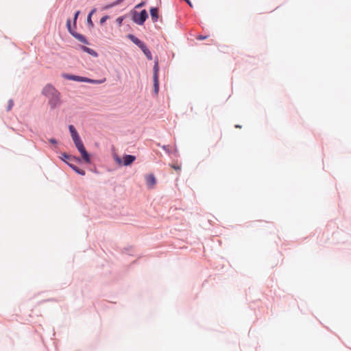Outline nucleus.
Here are the masks:
<instances>
[{"mask_svg":"<svg viewBox=\"0 0 351 351\" xmlns=\"http://www.w3.org/2000/svg\"><path fill=\"white\" fill-rule=\"evenodd\" d=\"M126 17V15H123V16H121L119 17H118L117 19H116V22L117 23V24L121 26V24L123 23V20L125 19Z\"/></svg>","mask_w":351,"mask_h":351,"instance_id":"23","label":"nucleus"},{"mask_svg":"<svg viewBox=\"0 0 351 351\" xmlns=\"http://www.w3.org/2000/svg\"><path fill=\"white\" fill-rule=\"evenodd\" d=\"M156 183V179L154 174H149L147 177V184L154 186Z\"/></svg>","mask_w":351,"mask_h":351,"instance_id":"17","label":"nucleus"},{"mask_svg":"<svg viewBox=\"0 0 351 351\" xmlns=\"http://www.w3.org/2000/svg\"><path fill=\"white\" fill-rule=\"evenodd\" d=\"M126 37L138 47H141L145 43L134 34H129L126 36Z\"/></svg>","mask_w":351,"mask_h":351,"instance_id":"10","label":"nucleus"},{"mask_svg":"<svg viewBox=\"0 0 351 351\" xmlns=\"http://www.w3.org/2000/svg\"><path fill=\"white\" fill-rule=\"evenodd\" d=\"M14 106V101L10 99L9 101H8V106H7V111H10L12 108Z\"/></svg>","mask_w":351,"mask_h":351,"instance_id":"25","label":"nucleus"},{"mask_svg":"<svg viewBox=\"0 0 351 351\" xmlns=\"http://www.w3.org/2000/svg\"><path fill=\"white\" fill-rule=\"evenodd\" d=\"M41 93L49 99L51 109H55L61 104V94L51 84H47L43 88Z\"/></svg>","mask_w":351,"mask_h":351,"instance_id":"1","label":"nucleus"},{"mask_svg":"<svg viewBox=\"0 0 351 351\" xmlns=\"http://www.w3.org/2000/svg\"><path fill=\"white\" fill-rule=\"evenodd\" d=\"M124 0H116L112 3L113 6L115 7V6L119 5L120 3H121Z\"/></svg>","mask_w":351,"mask_h":351,"instance_id":"29","label":"nucleus"},{"mask_svg":"<svg viewBox=\"0 0 351 351\" xmlns=\"http://www.w3.org/2000/svg\"><path fill=\"white\" fill-rule=\"evenodd\" d=\"M71 138H72V140H73L74 144L75 143H78L79 141H82L79 134L72 136Z\"/></svg>","mask_w":351,"mask_h":351,"instance_id":"24","label":"nucleus"},{"mask_svg":"<svg viewBox=\"0 0 351 351\" xmlns=\"http://www.w3.org/2000/svg\"><path fill=\"white\" fill-rule=\"evenodd\" d=\"M80 14V10H77L74 13L73 19V26L74 27V28L77 27V19H78V16H79Z\"/></svg>","mask_w":351,"mask_h":351,"instance_id":"19","label":"nucleus"},{"mask_svg":"<svg viewBox=\"0 0 351 351\" xmlns=\"http://www.w3.org/2000/svg\"><path fill=\"white\" fill-rule=\"evenodd\" d=\"M174 153H175V155L176 156V154L178 153V149L176 148L175 149Z\"/></svg>","mask_w":351,"mask_h":351,"instance_id":"37","label":"nucleus"},{"mask_svg":"<svg viewBox=\"0 0 351 351\" xmlns=\"http://www.w3.org/2000/svg\"><path fill=\"white\" fill-rule=\"evenodd\" d=\"M81 157V162L82 161L85 162L87 164H90L92 162L90 154L87 152L86 149L80 152Z\"/></svg>","mask_w":351,"mask_h":351,"instance_id":"8","label":"nucleus"},{"mask_svg":"<svg viewBox=\"0 0 351 351\" xmlns=\"http://www.w3.org/2000/svg\"><path fill=\"white\" fill-rule=\"evenodd\" d=\"M113 7H114V6H113V5H112V3H109V4L106 5L104 6V10H108V9L112 8H113Z\"/></svg>","mask_w":351,"mask_h":351,"instance_id":"31","label":"nucleus"},{"mask_svg":"<svg viewBox=\"0 0 351 351\" xmlns=\"http://www.w3.org/2000/svg\"><path fill=\"white\" fill-rule=\"evenodd\" d=\"M74 145L79 152L86 149L82 141H80L78 143H75Z\"/></svg>","mask_w":351,"mask_h":351,"instance_id":"18","label":"nucleus"},{"mask_svg":"<svg viewBox=\"0 0 351 351\" xmlns=\"http://www.w3.org/2000/svg\"><path fill=\"white\" fill-rule=\"evenodd\" d=\"M62 77L64 79H66L68 80H73V81L80 82H84V76H80V75H76L66 73H62Z\"/></svg>","mask_w":351,"mask_h":351,"instance_id":"6","label":"nucleus"},{"mask_svg":"<svg viewBox=\"0 0 351 351\" xmlns=\"http://www.w3.org/2000/svg\"><path fill=\"white\" fill-rule=\"evenodd\" d=\"M136 158L135 156L126 154H123L122 158L117 155L114 156V159L118 165L125 167L131 165L135 161Z\"/></svg>","mask_w":351,"mask_h":351,"instance_id":"3","label":"nucleus"},{"mask_svg":"<svg viewBox=\"0 0 351 351\" xmlns=\"http://www.w3.org/2000/svg\"><path fill=\"white\" fill-rule=\"evenodd\" d=\"M109 19V16L108 15H105L104 16H102L100 20H99V23L101 25L104 24V23L106 22V21Z\"/></svg>","mask_w":351,"mask_h":351,"instance_id":"26","label":"nucleus"},{"mask_svg":"<svg viewBox=\"0 0 351 351\" xmlns=\"http://www.w3.org/2000/svg\"><path fill=\"white\" fill-rule=\"evenodd\" d=\"M68 166L73 170L76 173L81 175V176H85L86 172L84 170L80 169L77 166L73 163H68Z\"/></svg>","mask_w":351,"mask_h":351,"instance_id":"13","label":"nucleus"},{"mask_svg":"<svg viewBox=\"0 0 351 351\" xmlns=\"http://www.w3.org/2000/svg\"><path fill=\"white\" fill-rule=\"evenodd\" d=\"M235 128H241V125H235Z\"/></svg>","mask_w":351,"mask_h":351,"instance_id":"36","label":"nucleus"},{"mask_svg":"<svg viewBox=\"0 0 351 351\" xmlns=\"http://www.w3.org/2000/svg\"><path fill=\"white\" fill-rule=\"evenodd\" d=\"M158 11L159 10L156 7H151L149 9V13L153 23L157 22L159 19Z\"/></svg>","mask_w":351,"mask_h":351,"instance_id":"9","label":"nucleus"},{"mask_svg":"<svg viewBox=\"0 0 351 351\" xmlns=\"http://www.w3.org/2000/svg\"><path fill=\"white\" fill-rule=\"evenodd\" d=\"M66 29H67L69 33L73 37L75 36V34L77 33V32L75 31L74 27H72V26H71V21L70 19H68L66 20Z\"/></svg>","mask_w":351,"mask_h":351,"instance_id":"15","label":"nucleus"},{"mask_svg":"<svg viewBox=\"0 0 351 351\" xmlns=\"http://www.w3.org/2000/svg\"><path fill=\"white\" fill-rule=\"evenodd\" d=\"M69 132L71 134V137L75 136V135L78 134V132H77V130L75 129V128L73 125H69Z\"/></svg>","mask_w":351,"mask_h":351,"instance_id":"21","label":"nucleus"},{"mask_svg":"<svg viewBox=\"0 0 351 351\" xmlns=\"http://www.w3.org/2000/svg\"><path fill=\"white\" fill-rule=\"evenodd\" d=\"M132 21L138 25H143L146 20L149 18L148 13L146 10H142L141 12H137L133 9L130 12Z\"/></svg>","mask_w":351,"mask_h":351,"instance_id":"2","label":"nucleus"},{"mask_svg":"<svg viewBox=\"0 0 351 351\" xmlns=\"http://www.w3.org/2000/svg\"><path fill=\"white\" fill-rule=\"evenodd\" d=\"M66 29H67L69 33L73 37L75 36V34L77 33V32L75 31L74 27H72V26H71V21L70 19H68L66 20Z\"/></svg>","mask_w":351,"mask_h":351,"instance_id":"16","label":"nucleus"},{"mask_svg":"<svg viewBox=\"0 0 351 351\" xmlns=\"http://www.w3.org/2000/svg\"><path fill=\"white\" fill-rule=\"evenodd\" d=\"M154 75H153V81H154V93L155 95H158L159 92V77H158V72H159V65H158V60L156 58L154 61Z\"/></svg>","mask_w":351,"mask_h":351,"instance_id":"4","label":"nucleus"},{"mask_svg":"<svg viewBox=\"0 0 351 351\" xmlns=\"http://www.w3.org/2000/svg\"><path fill=\"white\" fill-rule=\"evenodd\" d=\"M49 141L51 143V144H53V145H57L58 144V141L54 138H51L49 139Z\"/></svg>","mask_w":351,"mask_h":351,"instance_id":"30","label":"nucleus"},{"mask_svg":"<svg viewBox=\"0 0 351 351\" xmlns=\"http://www.w3.org/2000/svg\"><path fill=\"white\" fill-rule=\"evenodd\" d=\"M60 159L68 165V163H72L71 162L75 161L81 162V159L78 156L70 155L66 152L62 153L59 157Z\"/></svg>","mask_w":351,"mask_h":351,"instance_id":"5","label":"nucleus"},{"mask_svg":"<svg viewBox=\"0 0 351 351\" xmlns=\"http://www.w3.org/2000/svg\"><path fill=\"white\" fill-rule=\"evenodd\" d=\"M79 49H81L82 51L87 53L93 57L97 58L99 56V54L96 51L85 45H79Z\"/></svg>","mask_w":351,"mask_h":351,"instance_id":"7","label":"nucleus"},{"mask_svg":"<svg viewBox=\"0 0 351 351\" xmlns=\"http://www.w3.org/2000/svg\"><path fill=\"white\" fill-rule=\"evenodd\" d=\"M139 48L141 49V51L143 52V53L145 54V56H146V58L148 60H152L153 58H152V53L145 43H144Z\"/></svg>","mask_w":351,"mask_h":351,"instance_id":"11","label":"nucleus"},{"mask_svg":"<svg viewBox=\"0 0 351 351\" xmlns=\"http://www.w3.org/2000/svg\"><path fill=\"white\" fill-rule=\"evenodd\" d=\"M184 1H185L190 7H193V4L191 3V1L190 0H183Z\"/></svg>","mask_w":351,"mask_h":351,"instance_id":"34","label":"nucleus"},{"mask_svg":"<svg viewBox=\"0 0 351 351\" xmlns=\"http://www.w3.org/2000/svg\"><path fill=\"white\" fill-rule=\"evenodd\" d=\"M97 11L96 8H93L91 10V11L88 13V16H92L93 14Z\"/></svg>","mask_w":351,"mask_h":351,"instance_id":"33","label":"nucleus"},{"mask_svg":"<svg viewBox=\"0 0 351 351\" xmlns=\"http://www.w3.org/2000/svg\"><path fill=\"white\" fill-rule=\"evenodd\" d=\"M207 37H208V36L199 35L197 38L198 40H205L206 38H207Z\"/></svg>","mask_w":351,"mask_h":351,"instance_id":"32","label":"nucleus"},{"mask_svg":"<svg viewBox=\"0 0 351 351\" xmlns=\"http://www.w3.org/2000/svg\"><path fill=\"white\" fill-rule=\"evenodd\" d=\"M66 29H67L69 33L73 37L75 36V34L77 33V32L75 31L74 27H72V26H71V21L70 19H68L66 20Z\"/></svg>","mask_w":351,"mask_h":351,"instance_id":"14","label":"nucleus"},{"mask_svg":"<svg viewBox=\"0 0 351 351\" xmlns=\"http://www.w3.org/2000/svg\"><path fill=\"white\" fill-rule=\"evenodd\" d=\"M84 82L93 84H98L101 83V81L97 80H93V79L88 78L87 77H84Z\"/></svg>","mask_w":351,"mask_h":351,"instance_id":"20","label":"nucleus"},{"mask_svg":"<svg viewBox=\"0 0 351 351\" xmlns=\"http://www.w3.org/2000/svg\"><path fill=\"white\" fill-rule=\"evenodd\" d=\"M87 25L90 28H93L94 27V23L92 21V16H87Z\"/></svg>","mask_w":351,"mask_h":351,"instance_id":"22","label":"nucleus"},{"mask_svg":"<svg viewBox=\"0 0 351 351\" xmlns=\"http://www.w3.org/2000/svg\"><path fill=\"white\" fill-rule=\"evenodd\" d=\"M161 148L165 150L166 152V153H167L168 154H171V151L170 149L168 148V146L167 145H162L160 146Z\"/></svg>","mask_w":351,"mask_h":351,"instance_id":"28","label":"nucleus"},{"mask_svg":"<svg viewBox=\"0 0 351 351\" xmlns=\"http://www.w3.org/2000/svg\"><path fill=\"white\" fill-rule=\"evenodd\" d=\"M73 37L82 43H84L85 45L90 44L88 39L86 38V36H84L83 34L78 33V32L75 33V36Z\"/></svg>","mask_w":351,"mask_h":351,"instance_id":"12","label":"nucleus"},{"mask_svg":"<svg viewBox=\"0 0 351 351\" xmlns=\"http://www.w3.org/2000/svg\"><path fill=\"white\" fill-rule=\"evenodd\" d=\"M172 167H173L175 170H180V166H178V165H172Z\"/></svg>","mask_w":351,"mask_h":351,"instance_id":"35","label":"nucleus"},{"mask_svg":"<svg viewBox=\"0 0 351 351\" xmlns=\"http://www.w3.org/2000/svg\"><path fill=\"white\" fill-rule=\"evenodd\" d=\"M145 3H146L145 1H143L140 2L139 3H138L137 5H136L134 9L136 10L138 8H143V6H145Z\"/></svg>","mask_w":351,"mask_h":351,"instance_id":"27","label":"nucleus"}]
</instances>
